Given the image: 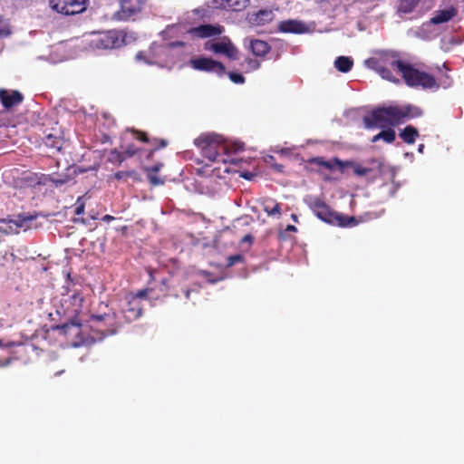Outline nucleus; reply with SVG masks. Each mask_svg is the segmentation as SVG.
I'll return each instance as SVG.
<instances>
[{"mask_svg": "<svg viewBox=\"0 0 464 464\" xmlns=\"http://www.w3.org/2000/svg\"><path fill=\"white\" fill-rule=\"evenodd\" d=\"M135 58L139 62H144L148 64L153 63L152 58L150 55H148L147 52H145V51L138 52L136 53Z\"/></svg>", "mask_w": 464, "mask_h": 464, "instance_id": "nucleus-40", "label": "nucleus"}, {"mask_svg": "<svg viewBox=\"0 0 464 464\" xmlns=\"http://www.w3.org/2000/svg\"><path fill=\"white\" fill-rule=\"evenodd\" d=\"M194 144L200 150L203 157L210 162H227V153L237 152L244 150V144L233 143L230 148L226 144L222 136L215 133H204L194 140Z\"/></svg>", "mask_w": 464, "mask_h": 464, "instance_id": "nucleus-1", "label": "nucleus"}, {"mask_svg": "<svg viewBox=\"0 0 464 464\" xmlns=\"http://www.w3.org/2000/svg\"><path fill=\"white\" fill-rule=\"evenodd\" d=\"M242 259H243V257L241 255L231 256L228 258V260H229L228 265L232 266V265L236 264L237 262L241 261Z\"/></svg>", "mask_w": 464, "mask_h": 464, "instance_id": "nucleus-47", "label": "nucleus"}, {"mask_svg": "<svg viewBox=\"0 0 464 464\" xmlns=\"http://www.w3.org/2000/svg\"><path fill=\"white\" fill-rule=\"evenodd\" d=\"M224 32L225 27L218 24H203L188 30V34L199 39L219 36Z\"/></svg>", "mask_w": 464, "mask_h": 464, "instance_id": "nucleus-13", "label": "nucleus"}, {"mask_svg": "<svg viewBox=\"0 0 464 464\" xmlns=\"http://www.w3.org/2000/svg\"><path fill=\"white\" fill-rule=\"evenodd\" d=\"M314 214L324 222L331 224L334 220V211L320 198H312L308 203Z\"/></svg>", "mask_w": 464, "mask_h": 464, "instance_id": "nucleus-14", "label": "nucleus"}, {"mask_svg": "<svg viewBox=\"0 0 464 464\" xmlns=\"http://www.w3.org/2000/svg\"><path fill=\"white\" fill-rule=\"evenodd\" d=\"M399 106L377 108L370 115L363 118L367 128L378 127L382 129L401 124Z\"/></svg>", "mask_w": 464, "mask_h": 464, "instance_id": "nucleus-4", "label": "nucleus"}, {"mask_svg": "<svg viewBox=\"0 0 464 464\" xmlns=\"http://www.w3.org/2000/svg\"><path fill=\"white\" fill-rule=\"evenodd\" d=\"M63 314L68 317L70 324L73 326H82L88 321L90 311L85 304L83 295L79 292L64 297L62 301Z\"/></svg>", "mask_w": 464, "mask_h": 464, "instance_id": "nucleus-3", "label": "nucleus"}, {"mask_svg": "<svg viewBox=\"0 0 464 464\" xmlns=\"http://www.w3.org/2000/svg\"><path fill=\"white\" fill-rule=\"evenodd\" d=\"M423 150H424V144H420L419 145V148H418V151L422 153L423 152Z\"/></svg>", "mask_w": 464, "mask_h": 464, "instance_id": "nucleus-55", "label": "nucleus"}, {"mask_svg": "<svg viewBox=\"0 0 464 464\" xmlns=\"http://www.w3.org/2000/svg\"><path fill=\"white\" fill-rule=\"evenodd\" d=\"M121 149L122 153L124 154L125 158L126 157H128V158L133 157L134 155H136L140 151V149H138L132 143L122 144L121 146Z\"/></svg>", "mask_w": 464, "mask_h": 464, "instance_id": "nucleus-37", "label": "nucleus"}, {"mask_svg": "<svg viewBox=\"0 0 464 464\" xmlns=\"http://www.w3.org/2000/svg\"><path fill=\"white\" fill-rule=\"evenodd\" d=\"M82 199H83V196L79 197L77 198L76 208H75V210H74V213L77 216H80V215L84 213L85 203H84V201Z\"/></svg>", "mask_w": 464, "mask_h": 464, "instance_id": "nucleus-42", "label": "nucleus"}, {"mask_svg": "<svg viewBox=\"0 0 464 464\" xmlns=\"http://www.w3.org/2000/svg\"><path fill=\"white\" fill-rule=\"evenodd\" d=\"M67 325H68L67 324H63V328L67 327Z\"/></svg>", "mask_w": 464, "mask_h": 464, "instance_id": "nucleus-58", "label": "nucleus"}, {"mask_svg": "<svg viewBox=\"0 0 464 464\" xmlns=\"http://www.w3.org/2000/svg\"><path fill=\"white\" fill-rule=\"evenodd\" d=\"M5 222H6V220H5V219H4V218H3V219H0V223H5Z\"/></svg>", "mask_w": 464, "mask_h": 464, "instance_id": "nucleus-57", "label": "nucleus"}, {"mask_svg": "<svg viewBox=\"0 0 464 464\" xmlns=\"http://www.w3.org/2000/svg\"><path fill=\"white\" fill-rule=\"evenodd\" d=\"M263 209L268 216H280V205L271 198H266L263 202Z\"/></svg>", "mask_w": 464, "mask_h": 464, "instance_id": "nucleus-28", "label": "nucleus"}, {"mask_svg": "<svg viewBox=\"0 0 464 464\" xmlns=\"http://www.w3.org/2000/svg\"><path fill=\"white\" fill-rule=\"evenodd\" d=\"M135 174V171L134 170H130V171H117L114 173V178L116 179H125V178H128V177H131Z\"/></svg>", "mask_w": 464, "mask_h": 464, "instance_id": "nucleus-43", "label": "nucleus"}, {"mask_svg": "<svg viewBox=\"0 0 464 464\" xmlns=\"http://www.w3.org/2000/svg\"><path fill=\"white\" fill-rule=\"evenodd\" d=\"M114 219H115V218L113 216H111V215H105V216L102 217V220L106 221V222H110V221H112Z\"/></svg>", "mask_w": 464, "mask_h": 464, "instance_id": "nucleus-49", "label": "nucleus"}, {"mask_svg": "<svg viewBox=\"0 0 464 464\" xmlns=\"http://www.w3.org/2000/svg\"><path fill=\"white\" fill-rule=\"evenodd\" d=\"M211 3L215 7L221 9L227 8V0H212Z\"/></svg>", "mask_w": 464, "mask_h": 464, "instance_id": "nucleus-45", "label": "nucleus"}, {"mask_svg": "<svg viewBox=\"0 0 464 464\" xmlns=\"http://www.w3.org/2000/svg\"><path fill=\"white\" fill-rule=\"evenodd\" d=\"M401 75L405 84L411 88H422L423 90H437L440 86L444 88L451 85L452 80L445 73L438 81L435 77L424 71L415 68L410 63L401 65Z\"/></svg>", "mask_w": 464, "mask_h": 464, "instance_id": "nucleus-2", "label": "nucleus"}, {"mask_svg": "<svg viewBox=\"0 0 464 464\" xmlns=\"http://www.w3.org/2000/svg\"><path fill=\"white\" fill-rule=\"evenodd\" d=\"M147 4V0H121V8L114 14L119 21H127L140 14Z\"/></svg>", "mask_w": 464, "mask_h": 464, "instance_id": "nucleus-10", "label": "nucleus"}, {"mask_svg": "<svg viewBox=\"0 0 464 464\" xmlns=\"http://www.w3.org/2000/svg\"><path fill=\"white\" fill-rule=\"evenodd\" d=\"M248 175H249L248 173H245V174L243 175V177H244V178H246V179H249Z\"/></svg>", "mask_w": 464, "mask_h": 464, "instance_id": "nucleus-56", "label": "nucleus"}, {"mask_svg": "<svg viewBox=\"0 0 464 464\" xmlns=\"http://www.w3.org/2000/svg\"><path fill=\"white\" fill-rule=\"evenodd\" d=\"M72 178L67 175H49L47 178V180L53 183L55 187L63 186L66 183H68Z\"/></svg>", "mask_w": 464, "mask_h": 464, "instance_id": "nucleus-34", "label": "nucleus"}, {"mask_svg": "<svg viewBox=\"0 0 464 464\" xmlns=\"http://www.w3.org/2000/svg\"><path fill=\"white\" fill-rule=\"evenodd\" d=\"M10 31L3 19L0 18V38L7 36Z\"/></svg>", "mask_w": 464, "mask_h": 464, "instance_id": "nucleus-44", "label": "nucleus"}, {"mask_svg": "<svg viewBox=\"0 0 464 464\" xmlns=\"http://www.w3.org/2000/svg\"><path fill=\"white\" fill-rule=\"evenodd\" d=\"M148 179L151 185L160 186L164 184V179L159 177L157 173L146 171Z\"/></svg>", "mask_w": 464, "mask_h": 464, "instance_id": "nucleus-39", "label": "nucleus"}, {"mask_svg": "<svg viewBox=\"0 0 464 464\" xmlns=\"http://www.w3.org/2000/svg\"><path fill=\"white\" fill-rule=\"evenodd\" d=\"M173 46H184V43L183 42H175V43H172L171 44Z\"/></svg>", "mask_w": 464, "mask_h": 464, "instance_id": "nucleus-52", "label": "nucleus"}, {"mask_svg": "<svg viewBox=\"0 0 464 464\" xmlns=\"http://www.w3.org/2000/svg\"><path fill=\"white\" fill-rule=\"evenodd\" d=\"M125 159L126 158L122 151H119L118 150L114 149L110 151L107 160L111 164L120 166L125 160Z\"/></svg>", "mask_w": 464, "mask_h": 464, "instance_id": "nucleus-33", "label": "nucleus"}, {"mask_svg": "<svg viewBox=\"0 0 464 464\" xmlns=\"http://www.w3.org/2000/svg\"><path fill=\"white\" fill-rule=\"evenodd\" d=\"M162 167H163V164L159 162V163H156L155 165H153L152 167L146 168L145 171L158 173Z\"/></svg>", "mask_w": 464, "mask_h": 464, "instance_id": "nucleus-46", "label": "nucleus"}, {"mask_svg": "<svg viewBox=\"0 0 464 464\" xmlns=\"http://www.w3.org/2000/svg\"><path fill=\"white\" fill-rule=\"evenodd\" d=\"M227 74H228L229 79L234 83L242 84L245 82V77L241 73L229 72Z\"/></svg>", "mask_w": 464, "mask_h": 464, "instance_id": "nucleus-41", "label": "nucleus"}, {"mask_svg": "<svg viewBox=\"0 0 464 464\" xmlns=\"http://www.w3.org/2000/svg\"><path fill=\"white\" fill-rule=\"evenodd\" d=\"M36 218V215L30 214H20L15 219H10L9 223H13L16 227H23L27 226L29 222H32Z\"/></svg>", "mask_w": 464, "mask_h": 464, "instance_id": "nucleus-30", "label": "nucleus"}, {"mask_svg": "<svg viewBox=\"0 0 464 464\" xmlns=\"http://www.w3.org/2000/svg\"><path fill=\"white\" fill-rule=\"evenodd\" d=\"M250 49L255 56L264 57L270 52L271 47L266 41L254 39L250 42Z\"/></svg>", "mask_w": 464, "mask_h": 464, "instance_id": "nucleus-22", "label": "nucleus"}, {"mask_svg": "<svg viewBox=\"0 0 464 464\" xmlns=\"http://www.w3.org/2000/svg\"><path fill=\"white\" fill-rule=\"evenodd\" d=\"M291 218L295 221V222H298V217L296 214H292L291 215Z\"/></svg>", "mask_w": 464, "mask_h": 464, "instance_id": "nucleus-54", "label": "nucleus"}, {"mask_svg": "<svg viewBox=\"0 0 464 464\" xmlns=\"http://www.w3.org/2000/svg\"><path fill=\"white\" fill-rule=\"evenodd\" d=\"M161 292H165V296H175L179 297V292L181 291L184 295L185 300L189 299L190 290L188 288L178 287L177 285H169L166 281H162L160 287Z\"/></svg>", "mask_w": 464, "mask_h": 464, "instance_id": "nucleus-21", "label": "nucleus"}, {"mask_svg": "<svg viewBox=\"0 0 464 464\" xmlns=\"http://www.w3.org/2000/svg\"><path fill=\"white\" fill-rule=\"evenodd\" d=\"M396 134L395 131L389 128L387 130H383L381 132H379L377 135L373 136L372 139V142H375L379 140H383L387 143H392L395 140Z\"/></svg>", "mask_w": 464, "mask_h": 464, "instance_id": "nucleus-29", "label": "nucleus"}, {"mask_svg": "<svg viewBox=\"0 0 464 464\" xmlns=\"http://www.w3.org/2000/svg\"><path fill=\"white\" fill-rule=\"evenodd\" d=\"M214 11L209 5L199 6L190 11L188 19L193 23H206L211 21Z\"/></svg>", "mask_w": 464, "mask_h": 464, "instance_id": "nucleus-18", "label": "nucleus"}, {"mask_svg": "<svg viewBox=\"0 0 464 464\" xmlns=\"http://www.w3.org/2000/svg\"><path fill=\"white\" fill-rule=\"evenodd\" d=\"M401 122H404L408 119H414L422 115V110L414 105L399 106Z\"/></svg>", "mask_w": 464, "mask_h": 464, "instance_id": "nucleus-23", "label": "nucleus"}, {"mask_svg": "<svg viewBox=\"0 0 464 464\" xmlns=\"http://www.w3.org/2000/svg\"><path fill=\"white\" fill-rule=\"evenodd\" d=\"M353 61L348 56H339L334 61L335 68L341 72H348L352 70Z\"/></svg>", "mask_w": 464, "mask_h": 464, "instance_id": "nucleus-27", "label": "nucleus"}, {"mask_svg": "<svg viewBox=\"0 0 464 464\" xmlns=\"http://www.w3.org/2000/svg\"><path fill=\"white\" fill-rule=\"evenodd\" d=\"M420 0H400L399 3V11L408 14L411 13L415 6L418 5Z\"/></svg>", "mask_w": 464, "mask_h": 464, "instance_id": "nucleus-35", "label": "nucleus"}, {"mask_svg": "<svg viewBox=\"0 0 464 464\" xmlns=\"http://www.w3.org/2000/svg\"><path fill=\"white\" fill-rule=\"evenodd\" d=\"M23 101L24 96L19 91L0 89V102L5 110L19 105Z\"/></svg>", "mask_w": 464, "mask_h": 464, "instance_id": "nucleus-15", "label": "nucleus"}, {"mask_svg": "<svg viewBox=\"0 0 464 464\" xmlns=\"http://www.w3.org/2000/svg\"><path fill=\"white\" fill-rule=\"evenodd\" d=\"M122 40L116 31H108L96 40V45L100 48L113 49L121 46Z\"/></svg>", "mask_w": 464, "mask_h": 464, "instance_id": "nucleus-17", "label": "nucleus"}, {"mask_svg": "<svg viewBox=\"0 0 464 464\" xmlns=\"http://www.w3.org/2000/svg\"><path fill=\"white\" fill-rule=\"evenodd\" d=\"M253 241H254V237L250 234L246 235L241 239V243L242 244L243 243H248L249 245H252Z\"/></svg>", "mask_w": 464, "mask_h": 464, "instance_id": "nucleus-48", "label": "nucleus"}, {"mask_svg": "<svg viewBox=\"0 0 464 464\" xmlns=\"http://www.w3.org/2000/svg\"><path fill=\"white\" fill-rule=\"evenodd\" d=\"M418 136V130L411 125L406 126L400 133V137L407 144H413Z\"/></svg>", "mask_w": 464, "mask_h": 464, "instance_id": "nucleus-26", "label": "nucleus"}, {"mask_svg": "<svg viewBox=\"0 0 464 464\" xmlns=\"http://www.w3.org/2000/svg\"><path fill=\"white\" fill-rule=\"evenodd\" d=\"M456 15H457V10L454 7H450V8L444 9V10H439L430 18V22L432 24H440L449 22Z\"/></svg>", "mask_w": 464, "mask_h": 464, "instance_id": "nucleus-20", "label": "nucleus"}, {"mask_svg": "<svg viewBox=\"0 0 464 464\" xmlns=\"http://www.w3.org/2000/svg\"><path fill=\"white\" fill-rule=\"evenodd\" d=\"M283 168H284L283 165H280V164H275L274 165V169L276 170H277V171H280V172L283 171Z\"/></svg>", "mask_w": 464, "mask_h": 464, "instance_id": "nucleus-51", "label": "nucleus"}, {"mask_svg": "<svg viewBox=\"0 0 464 464\" xmlns=\"http://www.w3.org/2000/svg\"><path fill=\"white\" fill-rule=\"evenodd\" d=\"M249 4V0H227V8L234 12H240L245 10Z\"/></svg>", "mask_w": 464, "mask_h": 464, "instance_id": "nucleus-31", "label": "nucleus"}, {"mask_svg": "<svg viewBox=\"0 0 464 464\" xmlns=\"http://www.w3.org/2000/svg\"><path fill=\"white\" fill-rule=\"evenodd\" d=\"M311 164H315L319 167H324L329 170H333L335 167H338L342 173H344L345 167H351L353 169L355 175L359 177L366 176L371 172V169L365 168L359 163L353 160L343 161L338 158H334L332 160H325L323 157L312 158L308 160Z\"/></svg>", "mask_w": 464, "mask_h": 464, "instance_id": "nucleus-7", "label": "nucleus"}, {"mask_svg": "<svg viewBox=\"0 0 464 464\" xmlns=\"http://www.w3.org/2000/svg\"><path fill=\"white\" fill-rule=\"evenodd\" d=\"M285 231L296 232L297 228L294 225H287L285 227Z\"/></svg>", "mask_w": 464, "mask_h": 464, "instance_id": "nucleus-50", "label": "nucleus"}, {"mask_svg": "<svg viewBox=\"0 0 464 464\" xmlns=\"http://www.w3.org/2000/svg\"><path fill=\"white\" fill-rule=\"evenodd\" d=\"M130 132L132 133L133 138L135 140H140L144 143L150 142V139L149 138V135L147 132H144V131H141L139 130H135V129L130 130Z\"/></svg>", "mask_w": 464, "mask_h": 464, "instance_id": "nucleus-38", "label": "nucleus"}, {"mask_svg": "<svg viewBox=\"0 0 464 464\" xmlns=\"http://www.w3.org/2000/svg\"><path fill=\"white\" fill-rule=\"evenodd\" d=\"M333 219L334 220L331 223L332 225H337L342 227H354L357 225V221L354 217L346 216L337 212H334Z\"/></svg>", "mask_w": 464, "mask_h": 464, "instance_id": "nucleus-25", "label": "nucleus"}, {"mask_svg": "<svg viewBox=\"0 0 464 464\" xmlns=\"http://www.w3.org/2000/svg\"><path fill=\"white\" fill-rule=\"evenodd\" d=\"M87 322L90 323V327L92 330L101 334L102 338L115 334L121 326V322L118 321L114 312L101 314H91Z\"/></svg>", "mask_w": 464, "mask_h": 464, "instance_id": "nucleus-6", "label": "nucleus"}, {"mask_svg": "<svg viewBox=\"0 0 464 464\" xmlns=\"http://www.w3.org/2000/svg\"><path fill=\"white\" fill-rule=\"evenodd\" d=\"M148 144H150L152 147L148 155L150 158L156 150L167 147L168 141L164 139L153 138L150 139V142Z\"/></svg>", "mask_w": 464, "mask_h": 464, "instance_id": "nucleus-36", "label": "nucleus"}, {"mask_svg": "<svg viewBox=\"0 0 464 464\" xmlns=\"http://www.w3.org/2000/svg\"><path fill=\"white\" fill-rule=\"evenodd\" d=\"M151 293L152 289L145 288L126 295V305L121 311L122 315L125 318V322H133L142 315L143 302L150 299Z\"/></svg>", "mask_w": 464, "mask_h": 464, "instance_id": "nucleus-5", "label": "nucleus"}, {"mask_svg": "<svg viewBox=\"0 0 464 464\" xmlns=\"http://www.w3.org/2000/svg\"><path fill=\"white\" fill-rule=\"evenodd\" d=\"M206 49L215 53H222L230 60L238 59V50L227 36L223 37L220 42L207 43Z\"/></svg>", "mask_w": 464, "mask_h": 464, "instance_id": "nucleus-12", "label": "nucleus"}, {"mask_svg": "<svg viewBox=\"0 0 464 464\" xmlns=\"http://www.w3.org/2000/svg\"><path fill=\"white\" fill-rule=\"evenodd\" d=\"M191 67L198 71L215 72L218 76H223L226 73V67L218 61L208 57H198L191 59L189 62Z\"/></svg>", "mask_w": 464, "mask_h": 464, "instance_id": "nucleus-11", "label": "nucleus"}, {"mask_svg": "<svg viewBox=\"0 0 464 464\" xmlns=\"http://www.w3.org/2000/svg\"><path fill=\"white\" fill-rule=\"evenodd\" d=\"M278 31L285 34H305L309 32V27L302 21L288 19L279 23Z\"/></svg>", "mask_w": 464, "mask_h": 464, "instance_id": "nucleus-16", "label": "nucleus"}, {"mask_svg": "<svg viewBox=\"0 0 464 464\" xmlns=\"http://www.w3.org/2000/svg\"><path fill=\"white\" fill-rule=\"evenodd\" d=\"M274 17L275 14L271 10L263 9L249 14L247 20L254 26H262L272 22Z\"/></svg>", "mask_w": 464, "mask_h": 464, "instance_id": "nucleus-19", "label": "nucleus"}, {"mask_svg": "<svg viewBox=\"0 0 464 464\" xmlns=\"http://www.w3.org/2000/svg\"><path fill=\"white\" fill-rule=\"evenodd\" d=\"M376 62L379 66H390L396 68L401 72V65L405 64L406 62L400 59V53L396 51L385 50L376 53L374 57H371L365 61L367 66H372V62Z\"/></svg>", "mask_w": 464, "mask_h": 464, "instance_id": "nucleus-9", "label": "nucleus"}, {"mask_svg": "<svg viewBox=\"0 0 464 464\" xmlns=\"http://www.w3.org/2000/svg\"><path fill=\"white\" fill-rule=\"evenodd\" d=\"M249 63H254V67L255 68H258L259 67V63L256 62V61L249 60Z\"/></svg>", "mask_w": 464, "mask_h": 464, "instance_id": "nucleus-53", "label": "nucleus"}, {"mask_svg": "<svg viewBox=\"0 0 464 464\" xmlns=\"http://www.w3.org/2000/svg\"><path fill=\"white\" fill-rule=\"evenodd\" d=\"M44 143L47 147L53 149L55 150H60L63 145L62 139L58 136H54L53 134H48L44 138Z\"/></svg>", "mask_w": 464, "mask_h": 464, "instance_id": "nucleus-32", "label": "nucleus"}, {"mask_svg": "<svg viewBox=\"0 0 464 464\" xmlns=\"http://www.w3.org/2000/svg\"><path fill=\"white\" fill-rule=\"evenodd\" d=\"M370 69L376 72L382 79L389 81L393 83H399L400 80L396 78L392 71L390 70V66H379L376 62L372 63V66H368Z\"/></svg>", "mask_w": 464, "mask_h": 464, "instance_id": "nucleus-24", "label": "nucleus"}, {"mask_svg": "<svg viewBox=\"0 0 464 464\" xmlns=\"http://www.w3.org/2000/svg\"><path fill=\"white\" fill-rule=\"evenodd\" d=\"M88 0H49V5L59 14L72 15L83 12Z\"/></svg>", "mask_w": 464, "mask_h": 464, "instance_id": "nucleus-8", "label": "nucleus"}]
</instances>
